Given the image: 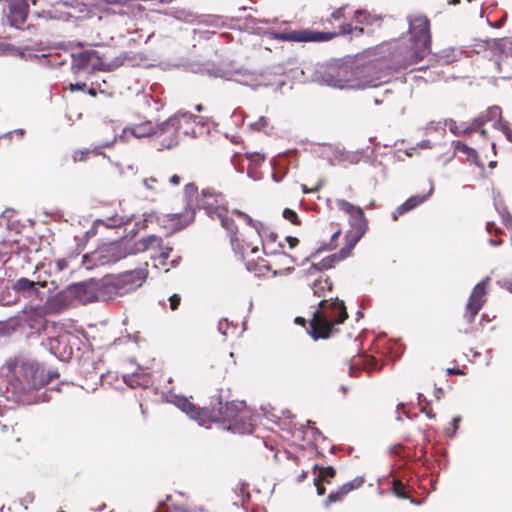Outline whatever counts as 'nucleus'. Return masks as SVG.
Returning <instances> with one entry per match:
<instances>
[{
  "label": "nucleus",
  "instance_id": "50",
  "mask_svg": "<svg viewBox=\"0 0 512 512\" xmlns=\"http://www.w3.org/2000/svg\"><path fill=\"white\" fill-rule=\"evenodd\" d=\"M197 191V188L194 184L190 183L185 186V194L187 196L193 195Z\"/></svg>",
  "mask_w": 512,
  "mask_h": 512
},
{
  "label": "nucleus",
  "instance_id": "51",
  "mask_svg": "<svg viewBox=\"0 0 512 512\" xmlns=\"http://www.w3.org/2000/svg\"><path fill=\"white\" fill-rule=\"evenodd\" d=\"M315 485L317 487V494L323 495L325 493V487L321 484V480L315 478Z\"/></svg>",
  "mask_w": 512,
  "mask_h": 512
},
{
  "label": "nucleus",
  "instance_id": "52",
  "mask_svg": "<svg viewBox=\"0 0 512 512\" xmlns=\"http://www.w3.org/2000/svg\"><path fill=\"white\" fill-rule=\"evenodd\" d=\"M17 135V136H23L24 135V130L23 129H16L14 131H11V132H8L7 134H5L3 137H7V138H12L13 135Z\"/></svg>",
  "mask_w": 512,
  "mask_h": 512
},
{
  "label": "nucleus",
  "instance_id": "62",
  "mask_svg": "<svg viewBox=\"0 0 512 512\" xmlns=\"http://www.w3.org/2000/svg\"><path fill=\"white\" fill-rule=\"evenodd\" d=\"M341 13H342V10H341V9H339V10H336L335 12H333L331 16H332L334 19H339V18L341 17Z\"/></svg>",
  "mask_w": 512,
  "mask_h": 512
},
{
  "label": "nucleus",
  "instance_id": "34",
  "mask_svg": "<svg viewBox=\"0 0 512 512\" xmlns=\"http://www.w3.org/2000/svg\"><path fill=\"white\" fill-rule=\"evenodd\" d=\"M363 483V480L362 479H354L353 481L351 482H348V483H345L344 485H342L340 488H339V492L341 493L342 496H345L346 494H348L350 491L358 488L361 486V484Z\"/></svg>",
  "mask_w": 512,
  "mask_h": 512
},
{
  "label": "nucleus",
  "instance_id": "19",
  "mask_svg": "<svg viewBox=\"0 0 512 512\" xmlns=\"http://www.w3.org/2000/svg\"><path fill=\"white\" fill-rule=\"evenodd\" d=\"M181 411L185 412L190 418L198 421L199 425H205V420L202 418L203 411H196V407L187 398L174 396L171 400Z\"/></svg>",
  "mask_w": 512,
  "mask_h": 512
},
{
  "label": "nucleus",
  "instance_id": "56",
  "mask_svg": "<svg viewBox=\"0 0 512 512\" xmlns=\"http://www.w3.org/2000/svg\"><path fill=\"white\" fill-rule=\"evenodd\" d=\"M86 87V84H79V83H76V84H71L70 85V90L74 91V90H82Z\"/></svg>",
  "mask_w": 512,
  "mask_h": 512
},
{
  "label": "nucleus",
  "instance_id": "3",
  "mask_svg": "<svg viewBox=\"0 0 512 512\" xmlns=\"http://www.w3.org/2000/svg\"><path fill=\"white\" fill-rule=\"evenodd\" d=\"M323 81L326 85L338 89H365L386 83L388 73L375 63H368L355 69L342 66L325 73Z\"/></svg>",
  "mask_w": 512,
  "mask_h": 512
},
{
  "label": "nucleus",
  "instance_id": "59",
  "mask_svg": "<svg viewBox=\"0 0 512 512\" xmlns=\"http://www.w3.org/2000/svg\"><path fill=\"white\" fill-rule=\"evenodd\" d=\"M460 421V417H455L453 418V431L451 434H449L450 436H452L455 432H456V429H457V425H458V422Z\"/></svg>",
  "mask_w": 512,
  "mask_h": 512
},
{
  "label": "nucleus",
  "instance_id": "9",
  "mask_svg": "<svg viewBox=\"0 0 512 512\" xmlns=\"http://www.w3.org/2000/svg\"><path fill=\"white\" fill-rule=\"evenodd\" d=\"M77 337L69 331H60L57 335H50L44 342L49 351L61 360H68L73 354V345Z\"/></svg>",
  "mask_w": 512,
  "mask_h": 512
},
{
  "label": "nucleus",
  "instance_id": "26",
  "mask_svg": "<svg viewBox=\"0 0 512 512\" xmlns=\"http://www.w3.org/2000/svg\"><path fill=\"white\" fill-rule=\"evenodd\" d=\"M228 79L235 81L239 84L252 87L254 89L261 85L257 81V77L254 74L248 73V72H245V73L236 72Z\"/></svg>",
  "mask_w": 512,
  "mask_h": 512
},
{
  "label": "nucleus",
  "instance_id": "18",
  "mask_svg": "<svg viewBox=\"0 0 512 512\" xmlns=\"http://www.w3.org/2000/svg\"><path fill=\"white\" fill-rule=\"evenodd\" d=\"M156 125L151 122H145L134 127H126L123 129L122 134L119 136L121 140H128L129 136L132 135L136 138H142L146 136H155Z\"/></svg>",
  "mask_w": 512,
  "mask_h": 512
},
{
  "label": "nucleus",
  "instance_id": "22",
  "mask_svg": "<svg viewBox=\"0 0 512 512\" xmlns=\"http://www.w3.org/2000/svg\"><path fill=\"white\" fill-rule=\"evenodd\" d=\"M95 58H96L95 50H86V51H82V52L73 54L72 69L75 72H78L81 70L88 71L90 63L93 60H95Z\"/></svg>",
  "mask_w": 512,
  "mask_h": 512
},
{
  "label": "nucleus",
  "instance_id": "1",
  "mask_svg": "<svg viewBox=\"0 0 512 512\" xmlns=\"http://www.w3.org/2000/svg\"><path fill=\"white\" fill-rule=\"evenodd\" d=\"M8 375L6 391L2 385L5 381L0 377V414H3L9 399L20 404H32L40 400L33 393L45 385V380L37 362L17 358L7 363Z\"/></svg>",
  "mask_w": 512,
  "mask_h": 512
},
{
  "label": "nucleus",
  "instance_id": "54",
  "mask_svg": "<svg viewBox=\"0 0 512 512\" xmlns=\"http://www.w3.org/2000/svg\"><path fill=\"white\" fill-rule=\"evenodd\" d=\"M286 241L288 242L290 248H294L299 242L296 237H292V236H287Z\"/></svg>",
  "mask_w": 512,
  "mask_h": 512
},
{
  "label": "nucleus",
  "instance_id": "21",
  "mask_svg": "<svg viewBox=\"0 0 512 512\" xmlns=\"http://www.w3.org/2000/svg\"><path fill=\"white\" fill-rule=\"evenodd\" d=\"M501 113L500 107L492 106L486 112V120L494 121V128L499 129L505 135L507 140L512 142V130L506 123L501 121Z\"/></svg>",
  "mask_w": 512,
  "mask_h": 512
},
{
  "label": "nucleus",
  "instance_id": "7",
  "mask_svg": "<svg viewBox=\"0 0 512 512\" xmlns=\"http://www.w3.org/2000/svg\"><path fill=\"white\" fill-rule=\"evenodd\" d=\"M197 118V116L188 112H180L167 121L156 125L155 136L161 138L160 144L163 148L171 149L178 144V131L182 129L183 124L194 122Z\"/></svg>",
  "mask_w": 512,
  "mask_h": 512
},
{
  "label": "nucleus",
  "instance_id": "48",
  "mask_svg": "<svg viewBox=\"0 0 512 512\" xmlns=\"http://www.w3.org/2000/svg\"><path fill=\"white\" fill-rule=\"evenodd\" d=\"M181 297L178 294H173L169 298L170 308L171 310H176L180 304Z\"/></svg>",
  "mask_w": 512,
  "mask_h": 512
},
{
  "label": "nucleus",
  "instance_id": "24",
  "mask_svg": "<svg viewBox=\"0 0 512 512\" xmlns=\"http://www.w3.org/2000/svg\"><path fill=\"white\" fill-rule=\"evenodd\" d=\"M463 52L453 47L444 48L435 53L433 57L441 64H450L458 61L462 57Z\"/></svg>",
  "mask_w": 512,
  "mask_h": 512
},
{
  "label": "nucleus",
  "instance_id": "44",
  "mask_svg": "<svg viewBox=\"0 0 512 512\" xmlns=\"http://www.w3.org/2000/svg\"><path fill=\"white\" fill-rule=\"evenodd\" d=\"M321 271H322V270H321V267H319V265H318V264H314V263H313V264H311V265L306 269V271H305V275H306L307 277H309V276H314V275H316V274H319Z\"/></svg>",
  "mask_w": 512,
  "mask_h": 512
},
{
  "label": "nucleus",
  "instance_id": "14",
  "mask_svg": "<svg viewBox=\"0 0 512 512\" xmlns=\"http://www.w3.org/2000/svg\"><path fill=\"white\" fill-rule=\"evenodd\" d=\"M334 34L313 32L309 30L291 31L288 33H275L273 37L278 40L295 42H321L331 39Z\"/></svg>",
  "mask_w": 512,
  "mask_h": 512
},
{
  "label": "nucleus",
  "instance_id": "23",
  "mask_svg": "<svg viewBox=\"0 0 512 512\" xmlns=\"http://www.w3.org/2000/svg\"><path fill=\"white\" fill-rule=\"evenodd\" d=\"M195 216V210L191 207L187 208L184 213L169 214V220L174 222L175 229H182L189 225Z\"/></svg>",
  "mask_w": 512,
  "mask_h": 512
},
{
  "label": "nucleus",
  "instance_id": "43",
  "mask_svg": "<svg viewBox=\"0 0 512 512\" xmlns=\"http://www.w3.org/2000/svg\"><path fill=\"white\" fill-rule=\"evenodd\" d=\"M343 496L341 495V493L338 491L336 492H331L328 497H327V500H326V506H329L331 503H334V502H337V501H340L342 500Z\"/></svg>",
  "mask_w": 512,
  "mask_h": 512
},
{
  "label": "nucleus",
  "instance_id": "55",
  "mask_svg": "<svg viewBox=\"0 0 512 512\" xmlns=\"http://www.w3.org/2000/svg\"><path fill=\"white\" fill-rule=\"evenodd\" d=\"M59 377V374L57 372H51L48 374V377H44L45 385L48 384L52 379H56Z\"/></svg>",
  "mask_w": 512,
  "mask_h": 512
},
{
  "label": "nucleus",
  "instance_id": "31",
  "mask_svg": "<svg viewBox=\"0 0 512 512\" xmlns=\"http://www.w3.org/2000/svg\"><path fill=\"white\" fill-rule=\"evenodd\" d=\"M365 233L366 232L359 233V231L350 230L346 235L347 243L342 252H344V250L346 249L348 250V252L352 250L354 246L357 244V242L364 236Z\"/></svg>",
  "mask_w": 512,
  "mask_h": 512
},
{
  "label": "nucleus",
  "instance_id": "25",
  "mask_svg": "<svg viewBox=\"0 0 512 512\" xmlns=\"http://www.w3.org/2000/svg\"><path fill=\"white\" fill-rule=\"evenodd\" d=\"M143 185L147 191L146 198L154 200L156 196L164 192V185L155 177L145 178Z\"/></svg>",
  "mask_w": 512,
  "mask_h": 512
},
{
  "label": "nucleus",
  "instance_id": "36",
  "mask_svg": "<svg viewBox=\"0 0 512 512\" xmlns=\"http://www.w3.org/2000/svg\"><path fill=\"white\" fill-rule=\"evenodd\" d=\"M334 475H335V470L332 466L323 467V468H320V473L317 476V479H319L321 481L329 482V478L334 477Z\"/></svg>",
  "mask_w": 512,
  "mask_h": 512
},
{
  "label": "nucleus",
  "instance_id": "35",
  "mask_svg": "<svg viewBox=\"0 0 512 512\" xmlns=\"http://www.w3.org/2000/svg\"><path fill=\"white\" fill-rule=\"evenodd\" d=\"M455 149L458 152H462L465 155H467L468 158H476V156H477V153L473 148H471V147L467 146L466 144L459 142V141L456 142Z\"/></svg>",
  "mask_w": 512,
  "mask_h": 512
},
{
  "label": "nucleus",
  "instance_id": "64",
  "mask_svg": "<svg viewBox=\"0 0 512 512\" xmlns=\"http://www.w3.org/2000/svg\"><path fill=\"white\" fill-rule=\"evenodd\" d=\"M421 412L426 413V415H427L429 418H433V417H434V415H433L430 411H427L425 408H422V409H421Z\"/></svg>",
  "mask_w": 512,
  "mask_h": 512
},
{
  "label": "nucleus",
  "instance_id": "47",
  "mask_svg": "<svg viewBox=\"0 0 512 512\" xmlns=\"http://www.w3.org/2000/svg\"><path fill=\"white\" fill-rule=\"evenodd\" d=\"M356 20L358 23H370V16L364 11H357Z\"/></svg>",
  "mask_w": 512,
  "mask_h": 512
},
{
  "label": "nucleus",
  "instance_id": "30",
  "mask_svg": "<svg viewBox=\"0 0 512 512\" xmlns=\"http://www.w3.org/2000/svg\"><path fill=\"white\" fill-rule=\"evenodd\" d=\"M130 222V218L126 216H113L111 218H107L106 220H97L96 223H101L108 228H115L122 225H125Z\"/></svg>",
  "mask_w": 512,
  "mask_h": 512
},
{
  "label": "nucleus",
  "instance_id": "32",
  "mask_svg": "<svg viewBox=\"0 0 512 512\" xmlns=\"http://www.w3.org/2000/svg\"><path fill=\"white\" fill-rule=\"evenodd\" d=\"M124 382L134 388L137 386H147L149 384V379L147 377H140L138 374H133L130 376H124Z\"/></svg>",
  "mask_w": 512,
  "mask_h": 512
},
{
  "label": "nucleus",
  "instance_id": "15",
  "mask_svg": "<svg viewBox=\"0 0 512 512\" xmlns=\"http://www.w3.org/2000/svg\"><path fill=\"white\" fill-rule=\"evenodd\" d=\"M229 429L235 433L246 434L252 431L250 411L245 407L237 415H229Z\"/></svg>",
  "mask_w": 512,
  "mask_h": 512
},
{
  "label": "nucleus",
  "instance_id": "20",
  "mask_svg": "<svg viewBox=\"0 0 512 512\" xmlns=\"http://www.w3.org/2000/svg\"><path fill=\"white\" fill-rule=\"evenodd\" d=\"M434 191L433 182L430 180V188L426 195L420 196H412L409 199H407L402 205H400L396 211L393 213V219L397 220L399 215H402L405 212H408L415 207H417L419 204L423 203L426 199H428Z\"/></svg>",
  "mask_w": 512,
  "mask_h": 512
},
{
  "label": "nucleus",
  "instance_id": "37",
  "mask_svg": "<svg viewBox=\"0 0 512 512\" xmlns=\"http://www.w3.org/2000/svg\"><path fill=\"white\" fill-rule=\"evenodd\" d=\"M486 121H487L486 117H483V116H479V117L475 118L473 120V123L471 124V126L465 129V132L469 133L473 130H476L478 127L482 126Z\"/></svg>",
  "mask_w": 512,
  "mask_h": 512
},
{
  "label": "nucleus",
  "instance_id": "49",
  "mask_svg": "<svg viewBox=\"0 0 512 512\" xmlns=\"http://www.w3.org/2000/svg\"><path fill=\"white\" fill-rule=\"evenodd\" d=\"M85 153H86V151H83V150L75 151L73 154V160L75 162L85 160Z\"/></svg>",
  "mask_w": 512,
  "mask_h": 512
},
{
  "label": "nucleus",
  "instance_id": "60",
  "mask_svg": "<svg viewBox=\"0 0 512 512\" xmlns=\"http://www.w3.org/2000/svg\"><path fill=\"white\" fill-rule=\"evenodd\" d=\"M450 130L452 133L457 134L456 122L453 120H450Z\"/></svg>",
  "mask_w": 512,
  "mask_h": 512
},
{
  "label": "nucleus",
  "instance_id": "33",
  "mask_svg": "<svg viewBox=\"0 0 512 512\" xmlns=\"http://www.w3.org/2000/svg\"><path fill=\"white\" fill-rule=\"evenodd\" d=\"M233 213L243 217L246 223L250 226H252L258 233L259 236H262V230L264 229V225L261 222L254 221L249 215L245 214L244 212L234 209Z\"/></svg>",
  "mask_w": 512,
  "mask_h": 512
},
{
  "label": "nucleus",
  "instance_id": "27",
  "mask_svg": "<svg viewBox=\"0 0 512 512\" xmlns=\"http://www.w3.org/2000/svg\"><path fill=\"white\" fill-rule=\"evenodd\" d=\"M246 406L243 403H227L224 407L220 408V415L223 421L229 423V415H237L242 412Z\"/></svg>",
  "mask_w": 512,
  "mask_h": 512
},
{
  "label": "nucleus",
  "instance_id": "12",
  "mask_svg": "<svg viewBox=\"0 0 512 512\" xmlns=\"http://www.w3.org/2000/svg\"><path fill=\"white\" fill-rule=\"evenodd\" d=\"M489 282V276L485 277L482 281H480L474 287L468 299V303L466 305V312L464 316L469 323H472L474 321L475 316L478 314V312L486 302L487 286Z\"/></svg>",
  "mask_w": 512,
  "mask_h": 512
},
{
  "label": "nucleus",
  "instance_id": "42",
  "mask_svg": "<svg viewBox=\"0 0 512 512\" xmlns=\"http://www.w3.org/2000/svg\"><path fill=\"white\" fill-rule=\"evenodd\" d=\"M268 125V119L264 116H261L258 121L251 124V127L255 130H261Z\"/></svg>",
  "mask_w": 512,
  "mask_h": 512
},
{
  "label": "nucleus",
  "instance_id": "13",
  "mask_svg": "<svg viewBox=\"0 0 512 512\" xmlns=\"http://www.w3.org/2000/svg\"><path fill=\"white\" fill-rule=\"evenodd\" d=\"M336 205L339 210L349 215V224L351 230L366 232L368 228V221L364 215V211L360 206H356L346 200L337 199Z\"/></svg>",
  "mask_w": 512,
  "mask_h": 512
},
{
  "label": "nucleus",
  "instance_id": "38",
  "mask_svg": "<svg viewBox=\"0 0 512 512\" xmlns=\"http://www.w3.org/2000/svg\"><path fill=\"white\" fill-rule=\"evenodd\" d=\"M283 217L286 220H289L293 224H298V216H297L296 212L291 209L286 208L283 211Z\"/></svg>",
  "mask_w": 512,
  "mask_h": 512
},
{
  "label": "nucleus",
  "instance_id": "10",
  "mask_svg": "<svg viewBox=\"0 0 512 512\" xmlns=\"http://www.w3.org/2000/svg\"><path fill=\"white\" fill-rule=\"evenodd\" d=\"M146 278L147 272L144 269L126 271L119 274L110 287L114 289L117 295L122 296L141 287Z\"/></svg>",
  "mask_w": 512,
  "mask_h": 512
},
{
  "label": "nucleus",
  "instance_id": "53",
  "mask_svg": "<svg viewBox=\"0 0 512 512\" xmlns=\"http://www.w3.org/2000/svg\"><path fill=\"white\" fill-rule=\"evenodd\" d=\"M116 138H117V136H116V135H113V137H112L111 141H107V142L103 143L100 147H96V148H95V152H96L97 154H100L99 149H100V148H102V147H109L110 145H112V144L116 141Z\"/></svg>",
  "mask_w": 512,
  "mask_h": 512
},
{
  "label": "nucleus",
  "instance_id": "63",
  "mask_svg": "<svg viewBox=\"0 0 512 512\" xmlns=\"http://www.w3.org/2000/svg\"><path fill=\"white\" fill-rule=\"evenodd\" d=\"M505 288L512 293V282H506Z\"/></svg>",
  "mask_w": 512,
  "mask_h": 512
},
{
  "label": "nucleus",
  "instance_id": "61",
  "mask_svg": "<svg viewBox=\"0 0 512 512\" xmlns=\"http://www.w3.org/2000/svg\"><path fill=\"white\" fill-rule=\"evenodd\" d=\"M282 257H283V259H284V263H285V264H286V263H292V262H294V259H293L290 255H288V254H283V256H282Z\"/></svg>",
  "mask_w": 512,
  "mask_h": 512
},
{
  "label": "nucleus",
  "instance_id": "11",
  "mask_svg": "<svg viewBox=\"0 0 512 512\" xmlns=\"http://www.w3.org/2000/svg\"><path fill=\"white\" fill-rule=\"evenodd\" d=\"M145 251H154L153 258H158L162 264L169 257L172 248L164 246L163 241L156 235H149L136 241L133 246L127 251L128 254H136Z\"/></svg>",
  "mask_w": 512,
  "mask_h": 512
},
{
  "label": "nucleus",
  "instance_id": "29",
  "mask_svg": "<svg viewBox=\"0 0 512 512\" xmlns=\"http://www.w3.org/2000/svg\"><path fill=\"white\" fill-rule=\"evenodd\" d=\"M332 288V283L328 278H317L313 282L311 289L313 290L314 295L321 297L324 296L325 291H330Z\"/></svg>",
  "mask_w": 512,
  "mask_h": 512
},
{
  "label": "nucleus",
  "instance_id": "17",
  "mask_svg": "<svg viewBox=\"0 0 512 512\" xmlns=\"http://www.w3.org/2000/svg\"><path fill=\"white\" fill-rule=\"evenodd\" d=\"M69 293L82 302H92L98 300L95 293L94 283H78L69 287Z\"/></svg>",
  "mask_w": 512,
  "mask_h": 512
},
{
  "label": "nucleus",
  "instance_id": "28",
  "mask_svg": "<svg viewBox=\"0 0 512 512\" xmlns=\"http://www.w3.org/2000/svg\"><path fill=\"white\" fill-rule=\"evenodd\" d=\"M119 63H107L105 62L96 51V58L93 60L90 65L88 71L94 72V71H111L115 67H117Z\"/></svg>",
  "mask_w": 512,
  "mask_h": 512
},
{
  "label": "nucleus",
  "instance_id": "57",
  "mask_svg": "<svg viewBox=\"0 0 512 512\" xmlns=\"http://www.w3.org/2000/svg\"><path fill=\"white\" fill-rule=\"evenodd\" d=\"M169 182L172 185H178L180 183V177L178 175H173L169 178Z\"/></svg>",
  "mask_w": 512,
  "mask_h": 512
},
{
  "label": "nucleus",
  "instance_id": "46",
  "mask_svg": "<svg viewBox=\"0 0 512 512\" xmlns=\"http://www.w3.org/2000/svg\"><path fill=\"white\" fill-rule=\"evenodd\" d=\"M229 326H230V323L228 322V320L227 319H222L218 323V330H219V332L221 334L227 335L228 334Z\"/></svg>",
  "mask_w": 512,
  "mask_h": 512
},
{
  "label": "nucleus",
  "instance_id": "4",
  "mask_svg": "<svg viewBox=\"0 0 512 512\" xmlns=\"http://www.w3.org/2000/svg\"><path fill=\"white\" fill-rule=\"evenodd\" d=\"M347 312L344 302L335 299L332 301L321 300L319 309H317L310 323V334L317 340L319 338H328L332 327L335 324H341L347 318Z\"/></svg>",
  "mask_w": 512,
  "mask_h": 512
},
{
  "label": "nucleus",
  "instance_id": "8",
  "mask_svg": "<svg viewBox=\"0 0 512 512\" xmlns=\"http://www.w3.org/2000/svg\"><path fill=\"white\" fill-rule=\"evenodd\" d=\"M127 254L126 249L122 247L121 243L111 242L99 246L89 254H85L82 263L87 269H92L96 266L115 263L124 258Z\"/></svg>",
  "mask_w": 512,
  "mask_h": 512
},
{
  "label": "nucleus",
  "instance_id": "45",
  "mask_svg": "<svg viewBox=\"0 0 512 512\" xmlns=\"http://www.w3.org/2000/svg\"><path fill=\"white\" fill-rule=\"evenodd\" d=\"M53 267L56 271L61 272L68 267V261L66 259H59L53 263Z\"/></svg>",
  "mask_w": 512,
  "mask_h": 512
},
{
  "label": "nucleus",
  "instance_id": "16",
  "mask_svg": "<svg viewBox=\"0 0 512 512\" xmlns=\"http://www.w3.org/2000/svg\"><path fill=\"white\" fill-rule=\"evenodd\" d=\"M28 4L25 0H12L9 4V22L18 27L26 21Z\"/></svg>",
  "mask_w": 512,
  "mask_h": 512
},
{
  "label": "nucleus",
  "instance_id": "6",
  "mask_svg": "<svg viewBox=\"0 0 512 512\" xmlns=\"http://www.w3.org/2000/svg\"><path fill=\"white\" fill-rule=\"evenodd\" d=\"M223 203L224 197L222 194L209 188L202 190L199 206L205 209L211 218H218L222 227L229 231L233 237L236 235L237 227L234 221L227 216L228 211ZM231 240L234 241L233 238Z\"/></svg>",
  "mask_w": 512,
  "mask_h": 512
},
{
  "label": "nucleus",
  "instance_id": "40",
  "mask_svg": "<svg viewBox=\"0 0 512 512\" xmlns=\"http://www.w3.org/2000/svg\"><path fill=\"white\" fill-rule=\"evenodd\" d=\"M336 258L337 257L335 255L327 257V258L323 259L318 265H319V267H321V270L330 269L333 267V264H334Z\"/></svg>",
  "mask_w": 512,
  "mask_h": 512
},
{
  "label": "nucleus",
  "instance_id": "2",
  "mask_svg": "<svg viewBox=\"0 0 512 512\" xmlns=\"http://www.w3.org/2000/svg\"><path fill=\"white\" fill-rule=\"evenodd\" d=\"M46 286V281H32L24 277L16 280L12 286L19 297L28 299L21 313L31 327L46 316L58 313L64 306V295L47 296L40 291Z\"/></svg>",
  "mask_w": 512,
  "mask_h": 512
},
{
  "label": "nucleus",
  "instance_id": "41",
  "mask_svg": "<svg viewBox=\"0 0 512 512\" xmlns=\"http://www.w3.org/2000/svg\"><path fill=\"white\" fill-rule=\"evenodd\" d=\"M341 32L343 34H351V33H357L361 34L363 32V29L360 27H352L351 24H345L341 26Z\"/></svg>",
  "mask_w": 512,
  "mask_h": 512
},
{
  "label": "nucleus",
  "instance_id": "58",
  "mask_svg": "<svg viewBox=\"0 0 512 512\" xmlns=\"http://www.w3.org/2000/svg\"><path fill=\"white\" fill-rule=\"evenodd\" d=\"M301 187H302V191H303L304 193H306V194H307V193H314V192H316V191H318V190H319V186H317V187H315V188H312V189H308L306 185H302Z\"/></svg>",
  "mask_w": 512,
  "mask_h": 512
},
{
  "label": "nucleus",
  "instance_id": "39",
  "mask_svg": "<svg viewBox=\"0 0 512 512\" xmlns=\"http://www.w3.org/2000/svg\"><path fill=\"white\" fill-rule=\"evenodd\" d=\"M403 486L401 484V482L399 481H394L393 482V491L395 493V495L399 498H408L407 494L402 490Z\"/></svg>",
  "mask_w": 512,
  "mask_h": 512
},
{
  "label": "nucleus",
  "instance_id": "5",
  "mask_svg": "<svg viewBox=\"0 0 512 512\" xmlns=\"http://www.w3.org/2000/svg\"><path fill=\"white\" fill-rule=\"evenodd\" d=\"M409 32L412 47L407 51V56L399 63V67L403 69L419 63L430 51L431 34L426 17L417 16L410 19Z\"/></svg>",
  "mask_w": 512,
  "mask_h": 512
}]
</instances>
